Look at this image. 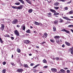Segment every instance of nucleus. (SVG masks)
Wrapping results in <instances>:
<instances>
[{
    "mask_svg": "<svg viewBox=\"0 0 73 73\" xmlns=\"http://www.w3.org/2000/svg\"><path fill=\"white\" fill-rule=\"evenodd\" d=\"M18 23V19H15L14 20L12 21V24H15V25H16V24H17Z\"/></svg>",
    "mask_w": 73,
    "mask_h": 73,
    "instance_id": "f03ea898",
    "label": "nucleus"
},
{
    "mask_svg": "<svg viewBox=\"0 0 73 73\" xmlns=\"http://www.w3.org/2000/svg\"><path fill=\"white\" fill-rule=\"evenodd\" d=\"M73 13V11H70V12H69V15H72V13Z\"/></svg>",
    "mask_w": 73,
    "mask_h": 73,
    "instance_id": "e433bc0d",
    "label": "nucleus"
},
{
    "mask_svg": "<svg viewBox=\"0 0 73 73\" xmlns=\"http://www.w3.org/2000/svg\"><path fill=\"white\" fill-rule=\"evenodd\" d=\"M22 29H23V30L24 31H25V26H23Z\"/></svg>",
    "mask_w": 73,
    "mask_h": 73,
    "instance_id": "4c0bfd02",
    "label": "nucleus"
},
{
    "mask_svg": "<svg viewBox=\"0 0 73 73\" xmlns=\"http://www.w3.org/2000/svg\"><path fill=\"white\" fill-rule=\"evenodd\" d=\"M64 9L66 10H68V7H64Z\"/></svg>",
    "mask_w": 73,
    "mask_h": 73,
    "instance_id": "37998d69",
    "label": "nucleus"
},
{
    "mask_svg": "<svg viewBox=\"0 0 73 73\" xmlns=\"http://www.w3.org/2000/svg\"><path fill=\"white\" fill-rule=\"evenodd\" d=\"M24 67H25V68H29V66H28V65H27V64H24Z\"/></svg>",
    "mask_w": 73,
    "mask_h": 73,
    "instance_id": "2eb2a0df",
    "label": "nucleus"
},
{
    "mask_svg": "<svg viewBox=\"0 0 73 73\" xmlns=\"http://www.w3.org/2000/svg\"><path fill=\"white\" fill-rule=\"evenodd\" d=\"M23 7H24V6L23 5H21L19 7H17V6H12V8H13V9H21L23 8Z\"/></svg>",
    "mask_w": 73,
    "mask_h": 73,
    "instance_id": "f257e3e1",
    "label": "nucleus"
},
{
    "mask_svg": "<svg viewBox=\"0 0 73 73\" xmlns=\"http://www.w3.org/2000/svg\"><path fill=\"white\" fill-rule=\"evenodd\" d=\"M51 70L53 72H57V69L55 68H51Z\"/></svg>",
    "mask_w": 73,
    "mask_h": 73,
    "instance_id": "0eeeda50",
    "label": "nucleus"
},
{
    "mask_svg": "<svg viewBox=\"0 0 73 73\" xmlns=\"http://www.w3.org/2000/svg\"><path fill=\"white\" fill-rule=\"evenodd\" d=\"M17 28H19L20 27V26L19 25H17Z\"/></svg>",
    "mask_w": 73,
    "mask_h": 73,
    "instance_id": "6e6d98bb",
    "label": "nucleus"
},
{
    "mask_svg": "<svg viewBox=\"0 0 73 73\" xmlns=\"http://www.w3.org/2000/svg\"><path fill=\"white\" fill-rule=\"evenodd\" d=\"M63 19H65V20H69V21H70L71 20V19H69V18L67 17H63Z\"/></svg>",
    "mask_w": 73,
    "mask_h": 73,
    "instance_id": "6e6552de",
    "label": "nucleus"
},
{
    "mask_svg": "<svg viewBox=\"0 0 73 73\" xmlns=\"http://www.w3.org/2000/svg\"><path fill=\"white\" fill-rule=\"evenodd\" d=\"M17 52L18 53H20V49L19 48H17Z\"/></svg>",
    "mask_w": 73,
    "mask_h": 73,
    "instance_id": "72a5a7b5",
    "label": "nucleus"
},
{
    "mask_svg": "<svg viewBox=\"0 0 73 73\" xmlns=\"http://www.w3.org/2000/svg\"><path fill=\"white\" fill-rule=\"evenodd\" d=\"M5 37H10V36L9 35H8V34H6L5 35H4Z\"/></svg>",
    "mask_w": 73,
    "mask_h": 73,
    "instance_id": "473e14b6",
    "label": "nucleus"
},
{
    "mask_svg": "<svg viewBox=\"0 0 73 73\" xmlns=\"http://www.w3.org/2000/svg\"><path fill=\"white\" fill-rule=\"evenodd\" d=\"M59 4V3L58 2H56L54 3L55 5H56V6H57Z\"/></svg>",
    "mask_w": 73,
    "mask_h": 73,
    "instance_id": "7c9ffc66",
    "label": "nucleus"
},
{
    "mask_svg": "<svg viewBox=\"0 0 73 73\" xmlns=\"http://www.w3.org/2000/svg\"><path fill=\"white\" fill-rule=\"evenodd\" d=\"M48 17H51V16H52V14H51L50 13H49L48 14Z\"/></svg>",
    "mask_w": 73,
    "mask_h": 73,
    "instance_id": "a211bd4d",
    "label": "nucleus"
},
{
    "mask_svg": "<svg viewBox=\"0 0 73 73\" xmlns=\"http://www.w3.org/2000/svg\"><path fill=\"white\" fill-rule=\"evenodd\" d=\"M25 1L27 2L28 3L30 4H31V2L29 1V0H25Z\"/></svg>",
    "mask_w": 73,
    "mask_h": 73,
    "instance_id": "4be33fe9",
    "label": "nucleus"
},
{
    "mask_svg": "<svg viewBox=\"0 0 73 73\" xmlns=\"http://www.w3.org/2000/svg\"><path fill=\"white\" fill-rule=\"evenodd\" d=\"M34 33H37V32L35 31H34Z\"/></svg>",
    "mask_w": 73,
    "mask_h": 73,
    "instance_id": "680f3d73",
    "label": "nucleus"
},
{
    "mask_svg": "<svg viewBox=\"0 0 73 73\" xmlns=\"http://www.w3.org/2000/svg\"><path fill=\"white\" fill-rule=\"evenodd\" d=\"M40 65V64H37L33 68V69H35V68H37V66H39V65Z\"/></svg>",
    "mask_w": 73,
    "mask_h": 73,
    "instance_id": "b1692460",
    "label": "nucleus"
},
{
    "mask_svg": "<svg viewBox=\"0 0 73 73\" xmlns=\"http://www.w3.org/2000/svg\"><path fill=\"white\" fill-rule=\"evenodd\" d=\"M36 48H39V46H36Z\"/></svg>",
    "mask_w": 73,
    "mask_h": 73,
    "instance_id": "052dcab7",
    "label": "nucleus"
},
{
    "mask_svg": "<svg viewBox=\"0 0 73 73\" xmlns=\"http://www.w3.org/2000/svg\"><path fill=\"white\" fill-rule=\"evenodd\" d=\"M72 3V1H70L69 2H67V4H70V3Z\"/></svg>",
    "mask_w": 73,
    "mask_h": 73,
    "instance_id": "603ef678",
    "label": "nucleus"
},
{
    "mask_svg": "<svg viewBox=\"0 0 73 73\" xmlns=\"http://www.w3.org/2000/svg\"><path fill=\"white\" fill-rule=\"evenodd\" d=\"M1 27L0 29L1 31H3L4 29V28H5V25L3 24H1Z\"/></svg>",
    "mask_w": 73,
    "mask_h": 73,
    "instance_id": "20e7f679",
    "label": "nucleus"
},
{
    "mask_svg": "<svg viewBox=\"0 0 73 73\" xmlns=\"http://www.w3.org/2000/svg\"><path fill=\"white\" fill-rule=\"evenodd\" d=\"M62 48H64V47H65V45L64 44H63L62 46Z\"/></svg>",
    "mask_w": 73,
    "mask_h": 73,
    "instance_id": "4d7b16f0",
    "label": "nucleus"
},
{
    "mask_svg": "<svg viewBox=\"0 0 73 73\" xmlns=\"http://www.w3.org/2000/svg\"><path fill=\"white\" fill-rule=\"evenodd\" d=\"M54 8L56 9V10H58V8H59V7H54Z\"/></svg>",
    "mask_w": 73,
    "mask_h": 73,
    "instance_id": "c9c22d12",
    "label": "nucleus"
},
{
    "mask_svg": "<svg viewBox=\"0 0 73 73\" xmlns=\"http://www.w3.org/2000/svg\"><path fill=\"white\" fill-rule=\"evenodd\" d=\"M12 58H13V55H12L11 56Z\"/></svg>",
    "mask_w": 73,
    "mask_h": 73,
    "instance_id": "338daca9",
    "label": "nucleus"
},
{
    "mask_svg": "<svg viewBox=\"0 0 73 73\" xmlns=\"http://www.w3.org/2000/svg\"><path fill=\"white\" fill-rule=\"evenodd\" d=\"M10 64L11 65H12V66H15V64L14 63L11 62L10 63Z\"/></svg>",
    "mask_w": 73,
    "mask_h": 73,
    "instance_id": "a878e982",
    "label": "nucleus"
},
{
    "mask_svg": "<svg viewBox=\"0 0 73 73\" xmlns=\"http://www.w3.org/2000/svg\"><path fill=\"white\" fill-rule=\"evenodd\" d=\"M30 28L31 29H32V28H33V27H32V26H30Z\"/></svg>",
    "mask_w": 73,
    "mask_h": 73,
    "instance_id": "0e129e2a",
    "label": "nucleus"
},
{
    "mask_svg": "<svg viewBox=\"0 0 73 73\" xmlns=\"http://www.w3.org/2000/svg\"><path fill=\"white\" fill-rule=\"evenodd\" d=\"M0 42L1 44H3L4 42V41H3V40H2L1 37H0Z\"/></svg>",
    "mask_w": 73,
    "mask_h": 73,
    "instance_id": "412c9836",
    "label": "nucleus"
},
{
    "mask_svg": "<svg viewBox=\"0 0 73 73\" xmlns=\"http://www.w3.org/2000/svg\"><path fill=\"white\" fill-rule=\"evenodd\" d=\"M60 1H62V2H65L66 1V0H59Z\"/></svg>",
    "mask_w": 73,
    "mask_h": 73,
    "instance_id": "a19ab883",
    "label": "nucleus"
},
{
    "mask_svg": "<svg viewBox=\"0 0 73 73\" xmlns=\"http://www.w3.org/2000/svg\"><path fill=\"white\" fill-rule=\"evenodd\" d=\"M58 23V21L57 20H56L54 22V24H57Z\"/></svg>",
    "mask_w": 73,
    "mask_h": 73,
    "instance_id": "de8ad7c7",
    "label": "nucleus"
},
{
    "mask_svg": "<svg viewBox=\"0 0 73 73\" xmlns=\"http://www.w3.org/2000/svg\"><path fill=\"white\" fill-rule=\"evenodd\" d=\"M61 31H62V32H65L66 33H70V31L65 29L61 30Z\"/></svg>",
    "mask_w": 73,
    "mask_h": 73,
    "instance_id": "39448f33",
    "label": "nucleus"
},
{
    "mask_svg": "<svg viewBox=\"0 0 73 73\" xmlns=\"http://www.w3.org/2000/svg\"><path fill=\"white\" fill-rule=\"evenodd\" d=\"M69 72H70V70H68L67 71V73H69Z\"/></svg>",
    "mask_w": 73,
    "mask_h": 73,
    "instance_id": "13d9d810",
    "label": "nucleus"
},
{
    "mask_svg": "<svg viewBox=\"0 0 73 73\" xmlns=\"http://www.w3.org/2000/svg\"><path fill=\"white\" fill-rule=\"evenodd\" d=\"M40 65V64H37L33 68V69H35V68H37V66H39V65Z\"/></svg>",
    "mask_w": 73,
    "mask_h": 73,
    "instance_id": "5701e85b",
    "label": "nucleus"
},
{
    "mask_svg": "<svg viewBox=\"0 0 73 73\" xmlns=\"http://www.w3.org/2000/svg\"><path fill=\"white\" fill-rule=\"evenodd\" d=\"M32 70H33V72H34V73H35V72H37V70L36 69L34 70V69H33Z\"/></svg>",
    "mask_w": 73,
    "mask_h": 73,
    "instance_id": "79ce46f5",
    "label": "nucleus"
},
{
    "mask_svg": "<svg viewBox=\"0 0 73 73\" xmlns=\"http://www.w3.org/2000/svg\"><path fill=\"white\" fill-rule=\"evenodd\" d=\"M24 70L23 69L21 68H18L17 70V72H19V73H21V72H23Z\"/></svg>",
    "mask_w": 73,
    "mask_h": 73,
    "instance_id": "423d86ee",
    "label": "nucleus"
},
{
    "mask_svg": "<svg viewBox=\"0 0 73 73\" xmlns=\"http://www.w3.org/2000/svg\"><path fill=\"white\" fill-rule=\"evenodd\" d=\"M50 12H52V13H56V10L52 9H50Z\"/></svg>",
    "mask_w": 73,
    "mask_h": 73,
    "instance_id": "1a4fd4ad",
    "label": "nucleus"
},
{
    "mask_svg": "<svg viewBox=\"0 0 73 73\" xmlns=\"http://www.w3.org/2000/svg\"><path fill=\"white\" fill-rule=\"evenodd\" d=\"M20 4V2H16L15 3V5H19Z\"/></svg>",
    "mask_w": 73,
    "mask_h": 73,
    "instance_id": "c756f323",
    "label": "nucleus"
},
{
    "mask_svg": "<svg viewBox=\"0 0 73 73\" xmlns=\"http://www.w3.org/2000/svg\"><path fill=\"white\" fill-rule=\"evenodd\" d=\"M65 43L66 45H67V46H70V43L69 42H65Z\"/></svg>",
    "mask_w": 73,
    "mask_h": 73,
    "instance_id": "9d476101",
    "label": "nucleus"
},
{
    "mask_svg": "<svg viewBox=\"0 0 73 73\" xmlns=\"http://www.w3.org/2000/svg\"><path fill=\"white\" fill-rule=\"evenodd\" d=\"M68 68H64V69H68Z\"/></svg>",
    "mask_w": 73,
    "mask_h": 73,
    "instance_id": "69168bd1",
    "label": "nucleus"
},
{
    "mask_svg": "<svg viewBox=\"0 0 73 73\" xmlns=\"http://www.w3.org/2000/svg\"><path fill=\"white\" fill-rule=\"evenodd\" d=\"M71 53L72 54H73V49H72L71 51Z\"/></svg>",
    "mask_w": 73,
    "mask_h": 73,
    "instance_id": "49530a36",
    "label": "nucleus"
},
{
    "mask_svg": "<svg viewBox=\"0 0 73 73\" xmlns=\"http://www.w3.org/2000/svg\"><path fill=\"white\" fill-rule=\"evenodd\" d=\"M42 62H43V63H44L46 64V63H47V62L46 61V60H45V59H44L42 61Z\"/></svg>",
    "mask_w": 73,
    "mask_h": 73,
    "instance_id": "393cba45",
    "label": "nucleus"
},
{
    "mask_svg": "<svg viewBox=\"0 0 73 73\" xmlns=\"http://www.w3.org/2000/svg\"><path fill=\"white\" fill-rule=\"evenodd\" d=\"M14 33L17 36H20V33L17 30H16L14 31Z\"/></svg>",
    "mask_w": 73,
    "mask_h": 73,
    "instance_id": "7ed1b4c3",
    "label": "nucleus"
},
{
    "mask_svg": "<svg viewBox=\"0 0 73 73\" xmlns=\"http://www.w3.org/2000/svg\"><path fill=\"white\" fill-rule=\"evenodd\" d=\"M48 68V66H45L43 67V68L45 69V68Z\"/></svg>",
    "mask_w": 73,
    "mask_h": 73,
    "instance_id": "3c124183",
    "label": "nucleus"
},
{
    "mask_svg": "<svg viewBox=\"0 0 73 73\" xmlns=\"http://www.w3.org/2000/svg\"><path fill=\"white\" fill-rule=\"evenodd\" d=\"M6 63V62H3V65H5V64H6V63Z\"/></svg>",
    "mask_w": 73,
    "mask_h": 73,
    "instance_id": "c03bdc74",
    "label": "nucleus"
},
{
    "mask_svg": "<svg viewBox=\"0 0 73 73\" xmlns=\"http://www.w3.org/2000/svg\"><path fill=\"white\" fill-rule=\"evenodd\" d=\"M14 37H13L12 36L11 37V39L12 40H13V39H14Z\"/></svg>",
    "mask_w": 73,
    "mask_h": 73,
    "instance_id": "8fccbe9b",
    "label": "nucleus"
},
{
    "mask_svg": "<svg viewBox=\"0 0 73 73\" xmlns=\"http://www.w3.org/2000/svg\"><path fill=\"white\" fill-rule=\"evenodd\" d=\"M30 42V41L28 40H26L25 41V42L26 44H29V43Z\"/></svg>",
    "mask_w": 73,
    "mask_h": 73,
    "instance_id": "f8f14e48",
    "label": "nucleus"
},
{
    "mask_svg": "<svg viewBox=\"0 0 73 73\" xmlns=\"http://www.w3.org/2000/svg\"><path fill=\"white\" fill-rule=\"evenodd\" d=\"M32 54H29V56H32Z\"/></svg>",
    "mask_w": 73,
    "mask_h": 73,
    "instance_id": "bf43d9fd",
    "label": "nucleus"
},
{
    "mask_svg": "<svg viewBox=\"0 0 73 73\" xmlns=\"http://www.w3.org/2000/svg\"><path fill=\"white\" fill-rule=\"evenodd\" d=\"M35 25H40V23L35 21Z\"/></svg>",
    "mask_w": 73,
    "mask_h": 73,
    "instance_id": "aec40b11",
    "label": "nucleus"
},
{
    "mask_svg": "<svg viewBox=\"0 0 73 73\" xmlns=\"http://www.w3.org/2000/svg\"><path fill=\"white\" fill-rule=\"evenodd\" d=\"M60 71L61 72H62L63 73H65V71L63 69H61L60 70Z\"/></svg>",
    "mask_w": 73,
    "mask_h": 73,
    "instance_id": "c85d7f7f",
    "label": "nucleus"
},
{
    "mask_svg": "<svg viewBox=\"0 0 73 73\" xmlns=\"http://www.w3.org/2000/svg\"><path fill=\"white\" fill-rule=\"evenodd\" d=\"M50 41L51 42H52L53 43V42H54L55 41L54 39H50Z\"/></svg>",
    "mask_w": 73,
    "mask_h": 73,
    "instance_id": "f704fd0d",
    "label": "nucleus"
},
{
    "mask_svg": "<svg viewBox=\"0 0 73 73\" xmlns=\"http://www.w3.org/2000/svg\"><path fill=\"white\" fill-rule=\"evenodd\" d=\"M55 59L56 60V61H58V60H59V57H56L55 58Z\"/></svg>",
    "mask_w": 73,
    "mask_h": 73,
    "instance_id": "ea45409f",
    "label": "nucleus"
},
{
    "mask_svg": "<svg viewBox=\"0 0 73 73\" xmlns=\"http://www.w3.org/2000/svg\"><path fill=\"white\" fill-rule=\"evenodd\" d=\"M19 64V65H20V66H22V64H21V62H20Z\"/></svg>",
    "mask_w": 73,
    "mask_h": 73,
    "instance_id": "09e8293b",
    "label": "nucleus"
},
{
    "mask_svg": "<svg viewBox=\"0 0 73 73\" xmlns=\"http://www.w3.org/2000/svg\"><path fill=\"white\" fill-rule=\"evenodd\" d=\"M60 15V14L57 12L54 13L53 14V15H54V16H56V15Z\"/></svg>",
    "mask_w": 73,
    "mask_h": 73,
    "instance_id": "6ab92c4d",
    "label": "nucleus"
},
{
    "mask_svg": "<svg viewBox=\"0 0 73 73\" xmlns=\"http://www.w3.org/2000/svg\"><path fill=\"white\" fill-rule=\"evenodd\" d=\"M56 42L57 43H58L60 42V40L59 39H57L56 40Z\"/></svg>",
    "mask_w": 73,
    "mask_h": 73,
    "instance_id": "58836bf2",
    "label": "nucleus"
},
{
    "mask_svg": "<svg viewBox=\"0 0 73 73\" xmlns=\"http://www.w3.org/2000/svg\"><path fill=\"white\" fill-rule=\"evenodd\" d=\"M39 73H43V72H40Z\"/></svg>",
    "mask_w": 73,
    "mask_h": 73,
    "instance_id": "774afa93",
    "label": "nucleus"
},
{
    "mask_svg": "<svg viewBox=\"0 0 73 73\" xmlns=\"http://www.w3.org/2000/svg\"><path fill=\"white\" fill-rule=\"evenodd\" d=\"M19 1H20V3H22V4H25V3L24 2V1H23V0H18Z\"/></svg>",
    "mask_w": 73,
    "mask_h": 73,
    "instance_id": "dca6fc26",
    "label": "nucleus"
},
{
    "mask_svg": "<svg viewBox=\"0 0 73 73\" xmlns=\"http://www.w3.org/2000/svg\"><path fill=\"white\" fill-rule=\"evenodd\" d=\"M60 20L59 22H60V23H61L64 22V20L61 19V18H60Z\"/></svg>",
    "mask_w": 73,
    "mask_h": 73,
    "instance_id": "bb28decb",
    "label": "nucleus"
},
{
    "mask_svg": "<svg viewBox=\"0 0 73 73\" xmlns=\"http://www.w3.org/2000/svg\"><path fill=\"white\" fill-rule=\"evenodd\" d=\"M71 32H72V33H73V29H71Z\"/></svg>",
    "mask_w": 73,
    "mask_h": 73,
    "instance_id": "e2e57ef3",
    "label": "nucleus"
},
{
    "mask_svg": "<svg viewBox=\"0 0 73 73\" xmlns=\"http://www.w3.org/2000/svg\"><path fill=\"white\" fill-rule=\"evenodd\" d=\"M34 65H35L34 63H32L31 64L30 66H33Z\"/></svg>",
    "mask_w": 73,
    "mask_h": 73,
    "instance_id": "a18cd8bd",
    "label": "nucleus"
},
{
    "mask_svg": "<svg viewBox=\"0 0 73 73\" xmlns=\"http://www.w3.org/2000/svg\"><path fill=\"white\" fill-rule=\"evenodd\" d=\"M27 33H31V31L29 29H28L26 31Z\"/></svg>",
    "mask_w": 73,
    "mask_h": 73,
    "instance_id": "2f4dec72",
    "label": "nucleus"
},
{
    "mask_svg": "<svg viewBox=\"0 0 73 73\" xmlns=\"http://www.w3.org/2000/svg\"><path fill=\"white\" fill-rule=\"evenodd\" d=\"M2 73H5V72H6V69H3V70L2 71Z\"/></svg>",
    "mask_w": 73,
    "mask_h": 73,
    "instance_id": "cd10ccee",
    "label": "nucleus"
},
{
    "mask_svg": "<svg viewBox=\"0 0 73 73\" xmlns=\"http://www.w3.org/2000/svg\"><path fill=\"white\" fill-rule=\"evenodd\" d=\"M28 12L29 13H32V12H33V9H29Z\"/></svg>",
    "mask_w": 73,
    "mask_h": 73,
    "instance_id": "ddd939ff",
    "label": "nucleus"
},
{
    "mask_svg": "<svg viewBox=\"0 0 73 73\" xmlns=\"http://www.w3.org/2000/svg\"><path fill=\"white\" fill-rule=\"evenodd\" d=\"M54 38H55V39L57 38H60V36H54Z\"/></svg>",
    "mask_w": 73,
    "mask_h": 73,
    "instance_id": "f3484780",
    "label": "nucleus"
},
{
    "mask_svg": "<svg viewBox=\"0 0 73 73\" xmlns=\"http://www.w3.org/2000/svg\"><path fill=\"white\" fill-rule=\"evenodd\" d=\"M46 42L43 41L42 42V44H45Z\"/></svg>",
    "mask_w": 73,
    "mask_h": 73,
    "instance_id": "5fc2aeb1",
    "label": "nucleus"
},
{
    "mask_svg": "<svg viewBox=\"0 0 73 73\" xmlns=\"http://www.w3.org/2000/svg\"><path fill=\"white\" fill-rule=\"evenodd\" d=\"M53 32H56V27L54 26L53 27Z\"/></svg>",
    "mask_w": 73,
    "mask_h": 73,
    "instance_id": "4468645a",
    "label": "nucleus"
},
{
    "mask_svg": "<svg viewBox=\"0 0 73 73\" xmlns=\"http://www.w3.org/2000/svg\"><path fill=\"white\" fill-rule=\"evenodd\" d=\"M48 36V34L47 33H44V35L43 36L45 38H46V37H47V36Z\"/></svg>",
    "mask_w": 73,
    "mask_h": 73,
    "instance_id": "9b49d317",
    "label": "nucleus"
},
{
    "mask_svg": "<svg viewBox=\"0 0 73 73\" xmlns=\"http://www.w3.org/2000/svg\"><path fill=\"white\" fill-rule=\"evenodd\" d=\"M72 27V25H69L68 26V27H69V28H70V27Z\"/></svg>",
    "mask_w": 73,
    "mask_h": 73,
    "instance_id": "864d4df0",
    "label": "nucleus"
}]
</instances>
